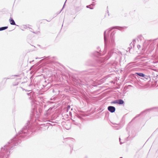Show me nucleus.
I'll list each match as a JSON object with an SVG mask.
<instances>
[{"label": "nucleus", "instance_id": "3", "mask_svg": "<svg viewBox=\"0 0 158 158\" xmlns=\"http://www.w3.org/2000/svg\"><path fill=\"white\" fill-rule=\"evenodd\" d=\"M9 21L11 24L12 25H15V23L14 21L12 19H10L9 20Z\"/></svg>", "mask_w": 158, "mask_h": 158}, {"label": "nucleus", "instance_id": "1", "mask_svg": "<svg viewBox=\"0 0 158 158\" xmlns=\"http://www.w3.org/2000/svg\"><path fill=\"white\" fill-rule=\"evenodd\" d=\"M124 102L122 99H118L111 102L112 103L118 104H123Z\"/></svg>", "mask_w": 158, "mask_h": 158}, {"label": "nucleus", "instance_id": "2", "mask_svg": "<svg viewBox=\"0 0 158 158\" xmlns=\"http://www.w3.org/2000/svg\"><path fill=\"white\" fill-rule=\"evenodd\" d=\"M108 110L111 112H114L115 110V108L113 106H109L108 108Z\"/></svg>", "mask_w": 158, "mask_h": 158}, {"label": "nucleus", "instance_id": "4", "mask_svg": "<svg viewBox=\"0 0 158 158\" xmlns=\"http://www.w3.org/2000/svg\"><path fill=\"white\" fill-rule=\"evenodd\" d=\"M135 74H137V75H139V76L140 77H144L145 76V75L142 73H135Z\"/></svg>", "mask_w": 158, "mask_h": 158}, {"label": "nucleus", "instance_id": "6", "mask_svg": "<svg viewBox=\"0 0 158 158\" xmlns=\"http://www.w3.org/2000/svg\"><path fill=\"white\" fill-rule=\"evenodd\" d=\"M46 22V20H41L40 22V23L42 24H45Z\"/></svg>", "mask_w": 158, "mask_h": 158}, {"label": "nucleus", "instance_id": "7", "mask_svg": "<svg viewBox=\"0 0 158 158\" xmlns=\"http://www.w3.org/2000/svg\"><path fill=\"white\" fill-rule=\"evenodd\" d=\"M120 158H122V157H120Z\"/></svg>", "mask_w": 158, "mask_h": 158}, {"label": "nucleus", "instance_id": "5", "mask_svg": "<svg viewBox=\"0 0 158 158\" xmlns=\"http://www.w3.org/2000/svg\"><path fill=\"white\" fill-rule=\"evenodd\" d=\"M8 28L7 27H2L0 28V31H2Z\"/></svg>", "mask_w": 158, "mask_h": 158}]
</instances>
